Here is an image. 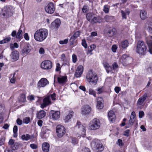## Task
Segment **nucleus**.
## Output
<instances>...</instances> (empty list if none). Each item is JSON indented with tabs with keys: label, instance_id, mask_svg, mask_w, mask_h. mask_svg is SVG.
Returning a JSON list of instances; mask_svg holds the SVG:
<instances>
[{
	"label": "nucleus",
	"instance_id": "obj_1",
	"mask_svg": "<svg viewBox=\"0 0 152 152\" xmlns=\"http://www.w3.org/2000/svg\"><path fill=\"white\" fill-rule=\"evenodd\" d=\"M48 35V30L45 28H41L37 30L35 32L34 37L36 41L42 42L47 37Z\"/></svg>",
	"mask_w": 152,
	"mask_h": 152
},
{
	"label": "nucleus",
	"instance_id": "obj_2",
	"mask_svg": "<svg viewBox=\"0 0 152 152\" xmlns=\"http://www.w3.org/2000/svg\"><path fill=\"white\" fill-rule=\"evenodd\" d=\"M86 78L90 84L95 85L97 82L98 78L96 73L91 70L88 71L87 74Z\"/></svg>",
	"mask_w": 152,
	"mask_h": 152
},
{
	"label": "nucleus",
	"instance_id": "obj_3",
	"mask_svg": "<svg viewBox=\"0 0 152 152\" xmlns=\"http://www.w3.org/2000/svg\"><path fill=\"white\" fill-rule=\"evenodd\" d=\"M136 52L140 55H144L147 51V47L144 42L142 41L138 42L136 48Z\"/></svg>",
	"mask_w": 152,
	"mask_h": 152
},
{
	"label": "nucleus",
	"instance_id": "obj_4",
	"mask_svg": "<svg viewBox=\"0 0 152 152\" xmlns=\"http://www.w3.org/2000/svg\"><path fill=\"white\" fill-rule=\"evenodd\" d=\"M14 12V10L12 7L6 6L2 9L1 15L3 18H7L12 16Z\"/></svg>",
	"mask_w": 152,
	"mask_h": 152
},
{
	"label": "nucleus",
	"instance_id": "obj_5",
	"mask_svg": "<svg viewBox=\"0 0 152 152\" xmlns=\"http://www.w3.org/2000/svg\"><path fill=\"white\" fill-rule=\"evenodd\" d=\"M91 146L93 149L97 152H101L104 150L103 145L98 139L93 140L91 143Z\"/></svg>",
	"mask_w": 152,
	"mask_h": 152
},
{
	"label": "nucleus",
	"instance_id": "obj_6",
	"mask_svg": "<svg viewBox=\"0 0 152 152\" xmlns=\"http://www.w3.org/2000/svg\"><path fill=\"white\" fill-rule=\"evenodd\" d=\"M100 123L99 120L97 118L92 120L89 124V129L92 130H96L99 128Z\"/></svg>",
	"mask_w": 152,
	"mask_h": 152
},
{
	"label": "nucleus",
	"instance_id": "obj_7",
	"mask_svg": "<svg viewBox=\"0 0 152 152\" xmlns=\"http://www.w3.org/2000/svg\"><path fill=\"white\" fill-rule=\"evenodd\" d=\"M57 136L59 137H62L66 133L65 127L61 125L57 126L56 129Z\"/></svg>",
	"mask_w": 152,
	"mask_h": 152
},
{
	"label": "nucleus",
	"instance_id": "obj_8",
	"mask_svg": "<svg viewBox=\"0 0 152 152\" xmlns=\"http://www.w3.org/2000/svg\"><path fill=\"white\" fill-rule=\"evenodd\" d=\"M41 67L45 70L50 69L52 67V63L49 60L43 61L41 63Z\"/></svg>",
	"mask_w": 152,
	"mask_h": 152
},
{
	"label": "nucleus",
	"instance_id": "obj_9",
	"mask_svg": "<svg viewBox=\"0 0 152 152\" xmlns=\"http://www.w3.org/2000/svg\"><path fill=\"white\" fill-rule=\"evenodd\" d=\"M50 97L48 96L45 97L43 100V103L41 104L40 107L42 108H44L52 104L50 101Z\"/></svg>",
	"mask_w": 152,
	"mask_h": 152
},
{
	"label": "nucleus",
	"instance_id": "obj_10",
	"mask_svg": "<svg viewBox=\"0 0 152 152\" xmlns=\"http://www.w3.org/2000/svg\"><path fill=\"white\" fill-rule=\"evenodd\" d=\"M91 110V108L89 105H84L81 108V113L82 115H87L90 113Z\"/></svg>",
	"mask_w": 152,
	"mask_h": 152
},
{
	"label": "nucleus",
	"instance_id": "obj_11",
	"mask_svg": "<svg viewBox=\"0 0 152 152\" xmlns=\"http://www.w3.org/2000/svg\"><path fill=\"white\" fill-rule=\"evenodd\" d=\"M45 10L46 12L48 13H53L55 10V7L53 4L51 2L49 3L45 7Z\"/></svg>",
	"mask_w": 152,
	"mask_h": 152
},
{
	"label": "nucleus",
	"instance_id": "obj_12",
	"mask_svg": "<svg viewBox=\"0 0 152 152\" xmlns=\"http://www.w3.org/2000/svg\"><path fill=\"white\" fill-rule=\"evenodd\" d=\"M49 83V81L46 78H42L37 83V87L39 88L44 87Z\"/></svg>",
	"mask_w": 152,
	"mask_h": 152
},
{
	"label": "nucleus",
	"instance_id": "obj_13",
	"mask_svg": "<svg viewBox=\"0 0 152 152\" xmlns=\"http://www.w3.org/2000/svg\"><path fill=\"white\" fill-rule=\"evenodd\" d=\"M132 59L126 55H124L121 58L120 61L123 64V65L129 63Z\"/></svg>",
	"mask_w": 152,
	"mask_h": 152
},
{
	"label": "nucleus",
	"instance_id": "obj_14",
	"mask_svg": "<svg viewBox=\"0 0 152 152\" xmlns=\"http://www.w3.org/2000/svg\"><path fill=\"white\" fill-rule=\"evenodd\" d=\"M50 114L51 115L52 118L54 120H57L60 117V113L58 111L51 110Z\"/></svg>",
	"mask_w": 152,
	"mask_h": 152
},
{
	"label": "nucleus",
	"instance_id": "obj_15",
	"mask_svg": "<svg viewBox=\"0 0 152 152\" xmlns=\"http://www.w3.org/2000/svg\"><path fill=\"white\" fill-rule=\"evenodd\" d=\"M31 47L29 44L28 43H26L24 47L21 50V52L23 54H27L31 51Z\"/></svg>",
	"mask_w": 152,
	"mask_h": 152
},
{
	"label": "nucleus",
	"instance_id": "obj_16",
	"mask_svg": "<svg viewBox=\"0 0 152 152\" xmlns=\"http://www.w3.org/2000/svg\"><path fill=\"white\" fill-rule=\"evenodd\" d=\"M148 96V94L147 93H145L140 98L138 99L137 104V105H142L144 101L146 99Z\"/></svg>",
	"mask_w": 152,
	"mask_h": 152
},
{
	"label": "nucleus",
	"instance_id": "obj_17",
	"mask_svg": "<svg viewBox=\"0 0 152 152\" xmlns=\"http://www.w3.org/2000/svg\"><path fill=\"white\" fill-rule=\"evenodd\" d=\"M83 71V67L82 65L79 66L76 70L75 74V76L77 77H80L82 74Z\"/></svg>",
	"mask_w": 152,
	"mask_h": 152
},
{
	"label": "nucleus",
	"instance_id": "obj_18",
	"mask_svg": "<svg viewBox=\"0 0 152 152\" xmlns=\"http://www.w3.org/2000/svg\"><path fill=\"white\" fill-rule=\"evenodd\" d=\"M19 53L17 50H15L13 51L12 53L10 56L11 59L13 61H16L18 59L19 57Z\"/></svg>",
	"mask_w": 152,
	"mask_h": 152
},
{
	"label": "nucleus",
	"instance_id": "obj_19",
	"mask_svg": "<svg viewBox=\"0 0 152 152\" xmlns=\"http://www.w3.org/2000/svg\"><path fill=\"white\" fill-rule=\"evenodd\" d=\"M76 128L78 129V131H80V133L81 134H83L85 133L86 127L83 125L80 124V122H78L76 126Z\"/></svg>",
	"mask_w": 152,
	"mask_h": 152
},
{
	"label": "nucleus",
	"instance_id": "obj_20",
	"mask_svg": "<svg viewBox=\"0 0 152 152\" xmlns=\"http://www.w3.org/2000/svg\"><path fill=\"white\" fill-rule=\"evenodd\" d=\"M150 39H152V36L147 37L146 38V42L149 47V51L152 54V41L150 40Z\"/></svg>",
	"mask_w": 152,
	"mask_h": 152
},
{
	"label": "nucleus",
	"instance_id": "obj_21",
	"mask_svg": "<svg viewBox=\"0 0 152 152\" xmlns=\"http://www.w3.org/2000/svg\"><path fill=\"white\" fill-rule=\"evenodd\" d=\"M129 45V42L128 40L125 39L121 41L119 44V47L124 49L127 48Z\"/></svg>",
	"mask_w": 152,
	"mask_h": 152
},
{
	"label": "nucleus",
	"instance_id": "obj_22",
	"mask_svg": "<svg viewBox=\"0 0 152 152\" xmlns=\"http://www.w3.org/2000/svg\"><path fill=\"white\" fill-rule=\"evenodd\" d=\"M97 108L98 109H102L104 107L103 104L102 103L103 100L102 98L101 97H98L97 98Z\"/></svg>",
	"mask_w": 152,
	"mask_h": 152
},
{
	"label": "nucleus",
	"instance_id": "obj_23",
	"mask_svg": "<svg viewBox=\"0 0 152 152\" xmlns=\"http://www.w3.org/2000/svg\"><path fill=\"white\" fill-rule=\"evenodd\" d=\"M108 116L109 120L111 122H113L115 121L116 117L113 111H110L108 113Z\"/></svg>",
	"mask_w": 152,
	"mask_h": 152
},
{
	"label": "nucleus",
	"instance_id": "obj_24",
	"mask_svg": "<svg viewBox=\"0 0 152 152\" xmlns=\"http://www.w3.org/2000/svg\"><path fill=\"white\" fill-rule=\"evenodd\" d=\"M80 32L79 31L76 32L69 39L71 44H73L74 43V40L78 37L80 35Z\"/></svg>",
	"mask_w": 152,
	"mask_h": 152
},
{
	"label": "nucleus",
	"instance_id": "obj_25",
	"mask_svg": "<svg viewBox=\"0 0 152 152\" xmlns=\"http://www.w3.org/2000/svg\"><path fill=\"white\" fill-rule=\"evenodd\" d=\"M61 24L60 20L58 19H56L51 24V26L54 28H56L60 25Z\"/></svg>",
	"mask_w": 152,
	"mask_h": 152
},
{
	"label": "nucleus",
	"instance_id": "obj_26",
	"mask_svg": "<svg viewBox=\"0 0 152 152\" xmlns=\"http://www.w3.org/2000/svg\"><path fill=\"white\" fill-rule=\"evenodd\" d=\"M102 21V18L99 16L94 17L91 20L92 23H100Z\"/></svg>",
	"mask_w": 152,
	"mask_h": 152
},
{
	"label": "nucleus",
	"instance_id": "obj_27",
	"mask_svg": "<svg viewBox=\"0 0 152 152\" xmlns=\"http://www.w3.org/2000/svg\"><path fill=\"white\" fill-rule=\"evenodd\" d=\"M140 14V18L142 20H144L148 18L147 12L144 10H141Z\"/></svg>",
	"mask_w": 152,
	"mask_h": 152
},
{
	"label": "nucleus",
	"instance_id": "obj_28",
	"mask_svg": "<svg viewBox=\"0 0 152 152\" xmlns=\"http://www.w3.org/2000/svg\"><path fill=\"white\" fill-rule=\"evenodd\" d=\"M50 145L47 142H44L42 146V149L44 152H48L49 150Z\"/></svg>",
	"mask_w": 152,
	"mask_h": 152
},
{
	"label": "nucleus",
	"instance_id": "obj_29",
	"mask_svg": "<svg viewBox=\"0 0 152 152\" xmlns=\"http://www.w3.org/2000/svg\"><path fill=\"white\" fill-rule=\"evenodd\" d=\"M67 79L66 76H60L57 77L58 82L60 84H63L65 83Z\"/></svg>",
	"mask_w": 152,
	"mask_h": 152
},
{
	"label": "nucleus",
	"instance_id": "obj_30",
	"mask_svg": "<svg viewBox=\"0 0 152 152\" xmlns=\"http://www.w3.org/2000/svg\"><path fill=\"white\" fill-rule=\"evenodd\" d=\"M33 135L29 134H23L21 136V138L23 140L28 141L29 139H31L33 137Z\"/></svg>",
	"mask_w": 152,
	"mask_h": 152
},
{
	"label": "nucleus",
	"instance_id": "obj_31",
	"mask_svg": "<svg viewBox=\"0 0 152 152\" xmlns=\"http://www.w3.org/2000/svg\"><path fill=\"white\" fill-rule=\"evenodd\" d=\"M45 115V112L44 110H42L38 112L37 114V117L38 118L41 119L44 117Z\"/></svg>",
	"mask_w": 152,
	"mask_h": 152
},
{
	"label": "nucleus",
	"instance_id": "obj_32",
	"mask_svg": "<svg viewBox=\"0 0 152 152\" xmlns=\"http://www.w3.org/2000/svg\"><path fill=\"white\" fill-rule=\"evenodd\" d=\"M61 60L63 61L64 63H65L66 64H69V61L68 59L65 57L64 54H62L61 57Z\"/></svg>",
	"mask_w": 152,
	"mask_h": 152
},
{
	"label": "nucleus",
	"instance_id": "obj_33",
	"mask_svg": "<svg viewBox=\"0 0 152 152\" xmlns=\"http://www.w3.org/2000/svg\"><path fill=\"white\" fill-rule=\"evenodd\" d=\"M20 102H24L26 101V95L24 94H21L18 98Z\"/></svg>",
	"mask_w": 152,
	"mask_h": 152
},
{
	"label": "nucleus",
	"instance_id": "obj_34",
	"mask_svg": "<svg viewBox=\"0 0 152 152\" xmlns=\"http://www.w3.org/2000/svg\"><path fill=\"white\" fill-rule=\"evenodd\" d=\"M73 113L71 112L69 114H68L67 116L65 117L64 120L65 122H67L68 121L72 118Z\"/></svg>",
	"mask_w": 152,
	"mask_h": 152
},
{
	"label": "nucleus",
	"instance_id": "obj_35",
	"mask_svg": "<svg viewBox=\"0 0 152 152\" xmlns=\"http://www.w3.org/2000/svg\"><path fill=\"white\" fill-rule=\"evenodd\" d=\"M93 14L91 13H89L86 14V18L87 20L91 22V20H92L93 17Z\"/></svg>",
	"mask_w": 152,
	"mask_h": 152
},
{
	"label": "nucleus",
	"instance_id": "obj_36",
	"mask_svg": "<svg viewBox=\"0 0 152 152\" xmlns=\"http://www.w3.org/2000/svg\"><path fill=\"white\" fill-rule=\"evenodd\" d=\"M121 13L122 14L123 18L126 19V15H129V14L130 12L129 11L124 12L123 10H121Z\"/></svg>",
	"mask_w": 152,
	"mask_h": 152
},
{
	"label": "nucleus",
	"instance_id": "obj_37",
	"mask_svg": "<svg viewBox=\"0 0 152 152\" xmlns=\"http://www.w3.org/2000/svg\"><path fill=\"white\" fill-rule=\"evenodd\" d=\"M22 31L20 28L18 30L17 34L16 33V38L18 39H20L22 37Z\"/></svg>",
	"mask_w": 152,
	"mask_h": 152
},
{
	"label": "nucleus",
	"instance_id": "obj_38",
	"mask_svg": "<svg viewBox=\"0 0 152 152\" xmlns=\"http://www.w3.org/2000/svg\"><path fill=\"white\" fill-rule=\"evenodd\" d=\"M106 21L107 22H110L114 19V17L113 16L107 15L104 17Z\"/></svg>",
	"mask_w": 152,
	"mask_h": 152
},
{
	"label": "nucleus",
	"instance_id": "obj_39",
	"mask_svg": "<svg viewBox=\"0 0 152 152\" xmlns=\"http://www.w3.org/2000/svg\"><path fill=\"white\" fill-rule=\"evenodd\" d=\"M11 40V38L10 37H7L3 40L0 41V44H2L9 42Z\"/></svg>",
	"mask_w": 152,
	"mask_h": 152
},
{
	"label": "nucleus",
	"instance_id": "obj_40",
	"mask_svg": "<svg viewBox=\"0 0 152 152\" xmlns=\"http://www.w3.org/2000/svg\"><path fill=\"white\" fill-rule=\"evenodd\" d=\"M89 94L92 95L95 97H96V92L92 89L90 88L89 89Z\"/></svg>",
	"mask_w": 152,
	"mask_h": 152
},
{
	"label": "nucleus",
	"instance_id": "obj_41",
	"mask_svg": "<svg viewBox=\"0 0 152 152\" xmlns=\"http://www.w3.org/2000/svg\"><path fill=\"white\" fill-rule=\"evenodd\" d=\"M134 119H130L129 120V125L128 126H126V128H127L129 127V126H132L134 123Z\"/></svg>",
	"mask_w": 152,
	"mask_h": 152
},
{
	"label": "nucleus",
	"instance_id": "obj_42",
	"mask_svg": "<svg viewBox=\"0 0 152 152\" xmlns=\"http://www.w3.org/2000/svg\"><path fill=\"white\" fill-rule=\"evenodd\" d=\"M82 44L83 46L85 48H87V45L86 43V40L84 39H83L82 41Z\"/></svg>",
	"mask_w": 152,
	"mask_h": 152
},
{
	"label": "nucleus",
	"instance_id": "obj_43",
	"mask_svg": "<svg viewBox=\"0 0 152 152\" xmlns=\"http://www.w3.org/2000/svg\"><path fill=\"white\" fill-rule=\"evenodd\" d=\"M48 131L49 129L46 126H43L42 129V132L44 134H45Z\"/></svg>",
	"mask_w": 152,
	"mask_h": 152
},
{
	"label": "nucleus",
	"instance_id": "obj_44",
	"mask_svg": "<svg viewBox=\"0 0 152 152\" xmlns=\"http://www.w3.org/2000/svg\"><path fill=\"white\" fill-rule=\"evenodd\" d=\"M117 144L120 147L123 146L124 145L122 140L120 139L118 140Z\"/></svg>",
	"mask_w": 152,
	"mask_h": 152
},
{
	"label": "nucleus",
	"instance_id": "obj_45",
	"mask_svg": "<svg viewBox=\"0 0 152 152\" xmlns=\"http://www.w3.org/2000/svg\"><path fill=\"white\" fill-rule=\"evenodd\" d=\"M77 57L76 55L73 54L72 55V62L74 63H75L77 61Z\"/></svg>",
	"mask_w": 152,
	"mask_h": 152
},
{
	"label": "nucleus",
	"instance_id": "obj_46",
	"mask_svg": "<svg viewBox=\"0 0 152 152\" xmlns=\"http://www.w3.org/2000/svg\"><path fill=\"white\" fill-rule=\"evenodd\" d=\"M88 10V7L87 6H84L82 9V11L84 13H86Z\"/></svg>",
	"mask_w": 152,
	"mask_h": 152
},
{
	"label": "nucleus",
	"instance_id": "obj_47",
	"mask_svg": "<svg viewBox=\"0 0 152 152\" xmlns=\"http://www.w3.org/2000/svg\"><path fill=\"white\" fill-rule=\"evenodd\" d=\"M68 41V39H65L64 40H61L59 41V43L61 45L66 44L67 43Z\"/></svg>",
	"mask_w": 152,
	"mask_h": 152
},
{
	"label": "nucleus",
	"instance_id": "obj_48",
	"mask_svg": "<svg viewBox=\"0 0 152 152\" xmlns=\"http://www.w3.org/2000/svg\"><path fill=\"white\" fill-rule=\"evenodd\" d=\"M30 119L28 117H26L23 119V122L26 124H28L30 122Z\"/></svg>",
	"mask_w": 152,
	"mask_h": 152
},
{
	"label": "nucleus",
	"instance_id": "obj_49",
	"mask_svg": "<svg viewBox=\"0 0 152 152\" xmlns=\"http://www.w3.org/2000/svg\"><path fill=\"white\" fill-rule=\"evenodd\" d=\"M103 11L106 13L109 12V9L108 8L107 5H105L104 6Z\"/></svg>",
	"mask_w": 152,
	"mask_h": 152
},
{
	"label": "nucleus",
	"instance_id": "obj_50",
	"mask_svg": "<svg viewBox=\"0 0 152 152\" xmlns=\"http://www.w3.org/2000/svg\"><path fill=\"white\" fill-rule=\"evenodd\" d=\"M113 69V70H115L116 69L118 68V65L117 63L115 62L112 64Z\"/></svg>",
	"mask_w": 152,
	"mask_h": 152
},
{
	"label": "nucleus",
	"instance_id": "obj_51",
	"mask_svg": "<svg viewBox=\"0 0 152 152\" xmlns=\"http://www.w3.org/2000/svg\"><path fill=\"white\" fill-rule=\"evenodd\" d=\"M144 115V113L143 111H140L139 113V117L140 118H142Z\"/></svg>",
	"mask_w": 152,
	"mask_h": 152
},
{
	"label": "nucleus",
	"instance_id": "obj_52",
	"mask_svg": "<svg viewBox=\"0 0 152 152\" xmlns=\"http://www.w3.org/2000/svg\"><path fill=\"white\" fill-rule=\"evenodd\" d=\"M5 141V138L4 137H1L0 139V146L4 144Z\"/></svg>",
	"mask_w": 152,
	"mask_h": 152
},
{
	"label": "nucleus",
	"instance_id": "obj_53",
	"mask_svg": "<svg viewBox=\"0 0 152 152\" xmlns=\"http://www.w3.org/2000/svg\"><path fill=\"white\" fill-rule=\"evenodd\" d=\"M61 69L60 65L58 63L56 64V71L58 72Z\"/></svg>",
	"mask_w": 152,
	"mask_h": 152
},
{
	"label": "nucleus",
	"instance_id": "obj_54",
	"mask_svg": "<svg viewBox=\"0 0 152 152\" xmlns=\"http://www.w3.org/2000/svg\"><path fill=\"white\" fill-rule=\"evenodd\" d=\"M18 127L17 126L15 125L14 126L13 129V132L15 134H17V132L18 131Z\"/></svg>",
	"mask_w": 152,
	"mask_h": 152
},
{
	"label": "nucleus",
	"instance_id": "obj_55",
	"mask_svg": "<svg viewBox=\"0 0 152 152\" xmlns=\"http://www.w3.org/2000/svg\"><path fill=\"white\" fill-rule=\"evenodd\" d=\"M72 142L73 144L75 145L77 143L78 141L75 138H73L72 139Z\"/></svg>",
	"mask_w": 152,
	"mask_h": 152
},
{
	"label": "nucleus",
	"instance_id": "obj_56",
	"mask_svg": "<svg viewBox=\"0 0 152 152\" xmlns=\"http://www.w3.org/2000/svg\"><path fill=\"white\" fill-rule=\"evenodd\" d=\"M106 69L107 72V73H109V72H111L113 69L111 67L109 66Z\"/></svg>",
	"mask_w": 152,
	"mask_h": 152
},
{
	"label": "nucleus",
	"instance_id": "obj_57",
	"mask_svg": "<svg viewBox=\"0 0 152 152\" xmlns=\"http://www.w3.org/2000/svg\"><path fill=\"white\" fill-rule=\"evenodd\" d=\"M135 117V113L133 111L131 113V115L130 116V119H134Z\"/></svg>",
	"mask_w": 152,
	"mask_h": 152
},
{
	"label": "nucleus",
	"instance_id": "obj_58",
	"mask_svg": "<svg viewBox=\"0 0 152 152\" xmlns=\"http://www.w3.org/2000/svg\"><path fill=\"white\" fill-rule=\"evenodd\" d=\"M148 30L150 32L152 33V23L148 27Z\"/></svg>",
	"mask_w": 152,
	"mask_h": 152
},
{
	"label": "nucleus",
	"instance_id": "obj_59",
	"mask_svg": "<svg viewBox=\"0 0 152 152\" xmlns=\"http://www.w3.org/2000/svg\"><path fill=\"white\" fill-rule=\"evenodd\" d=\"M117 48V47L115 45H113L112 46V51L113 52H115L116 51Z\"/></svg>",
	"mask_w": 152,
	"mask_h": 152
},
{
	"label": "nucleus",
	"instance_id": "obj_60",
	"mask_svg": "<svg viewBox=\"0 0 152 152\" xmlns=\"http://www.w3.org/2000/svg\"><path fill=\"white\" fill-rule=\"evenodd\" d=\"M17 123L19 125H21L22 124V121L19 118H18L16 121Z\"/></svg>",
	"mask_w": 152,
	"mask_h": 152
},
{
	"label": "nucleus",
	"instance_id": "obj_61",
	"mask_svg": "<svg viewBox=\"0 0 152 152\" xmlns=\"http://www.w3.org/2000/svg\"><path fill=\"white\" fill-rule=\"evenodd\" d=\"M14 143V140L12 139H10L8 142V144L10 145H12Z\"/></svg>",
	"mask_w": 152,
	"mask_h": 152
},
{
	"label": "nucleus",
	"instance_id": "obj_62",
	"mask_svg": "<svg viewBox=\"0 0 152 152\" xmlns=\"http://www.w3.org/2000/svg\"><path fill=\"white\" fill-rule=\"evenodd\" d=\"M52 99L53 100H56V94L55 93H54L53 94H51V96Z\"/></svg>",
	"mask_w": 152,
	"mask_h": 152
},
{
	"label": "nucleus",
	"instance_id": "obj_63",
	"mask_svg": "<svg viewBox=\"0 0 152 152\" xmlns=\"http://www.w3.org/2000/svg\"><path fill=\"white\" fill-rule=\"evenodd\" d=\"M120 88L118 87H116L115 88V90L116 93L117 94H118L120 90Z\"/></svg>",
	"mask_w": 152,
	"mask_h": 152
},
{
	"label": "nucleus",
	"instance_id": "obj_64",
	"mask_svg": "<svg viewBox=\"0 0 152 152\" xmlns=\"http://www.w3.org/2000/svg\"><path fill=\"white\" fill-rule=\"evenodd\" d=\"M129 129L126 130L124 132V136H128L129 135Z\"/></svg>",
	"mask_w": 152,
	"mask_h": 152
}]
</instances>
